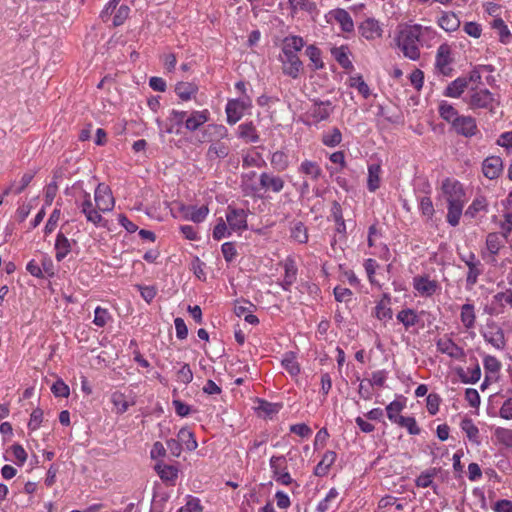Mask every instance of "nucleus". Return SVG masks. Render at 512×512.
<instances>
[{"instance_id": "obj_59", "label": "nucleus", "mask_w": 512, "mask_h": 512, "mask_svg": "<svg viewBox=\"0 0 512 512\" xmlns=\"http://www.w3.org/2000/svg\"><path fill=\"white\" fill-rule=\"evenodd\" d=\"M130 8L127 5H121L115 10V15L113 17V25L120 26L122 25L126 19L129 17Z\"/></svg>"}, {"instance_id": "obj_54", "label": "nucleus", "mask_w": 512, "mask_h": 512, "mask_svg": "<svg viewBox=\"0 0 512 512\" xmlns=\"http://www.w3.org/2000/svg\"><path fill=\"white\" fill-rule=\"evenodd\" d=\"M230 228L226 221L222 218L219 219V222L216 224L213 230V238L216 240H221L225 237H229L231 235Z\"/></svg>"}, {"instance_id": "obj_15", "label": "nucleus", "mask_w": 512, "mask_h": 512, "mask_svg": "<svg viewBox=\"0 0 512 512\" xmlns=\"http://www.w3.org/2000/svg\"><path fill=\"white\" fill-rule=\"evenodd\" d=\"M260 187L265 191L279 193L283 190L285 182L282 177L270 173H262L259 176Z\"/></svg>"}, {"instance_id": "obj_8", "label": "nucleus", "mask_w": 512, "mask_h": 512, "mask_svg": "<svg viewBox=\"0 0 512 512\" xmlns=\"http://www.w3.org/2000/svg\"><path fill=\"white\" fill-rule=\"evenodd\" d=\"M415 294L420 297H432L440 290L437 280L431 279L429 275H417L412 281Z\"/></svg>"}, {"instance_id": "obj_50", "label": "nucleus", "mask_w": 512, "mask_h": 512, "mask_svg": "<svg viewBox=\"0 0 512 512\" xmlns=\"http://www.w3.org/2000/svg\"><path fill=\"white\" fill-rule=\"evenodd\" d=\"M492 27L497 30L499 34L500 41L502 43H508L509 38L511 37V33L501 18H497L493 20Z\"/></svg>"}, {"instance_id": "obj_16", "label": "nucleus", "mask_w": 512, "mask_h": 512, "mask_svg": "<svg viewBox=\"0 0 512 512\" xmlns=\"http://www.w3.org/2000/svg\"><path fill=\"white\" fill-rule=\"evenodd\" d=\"M329 16L331 20H334L337 24H339L343 32L350 33L354 31L353 19L345 9H333L329 12Z\"/></svg>"}, {"instance_id": "obj_40", "label": "nucleus", "mask_w": 512, "mask_h": 512, "mask_svg": "<svg viewBox=\"0 0 512 512\" xmlns=\"http://www.w3.org/2000/svg\"><path fill=\"white\" fill-rule=\"evenodd\" d=\"M439 114L445 121L452 125L459 118L457 110L446 101H442L439 104Z\"/></svg>"}, {"instance_id": "obj_7", "label": "nucleus", "mask_w": 512, "mask_h": 512, "mask_svg": "<svg viewBox=\"0 0 512 512\" xmlns=\"http://www.w3.org/2000/svg\"><path fill=\"white\" fill-rule=\"evenodd\" d=\"M252 101L249 96L243 95L239 99L229 100L226 104L227 122L230 125L236 124L244 115L245 111L250 109Z\"/></svg>"}, {"instance_id": "obj_12", "label": "nucleus", "mask_w": 512, "mask_h": 512, "mask_svg": "<svg viewBox=\"0 0 512 512\" xmlns=\"http://www.w3.org/2000/svg\"><path fill=\"white\" fill-rule=\"evenodd\" d=\"M226 222L232 231H243L247 229V214L243 209L228 208Z\"/></svg>"}, {"instance_id": "obj_1", "label": "nucleus", "mask_w": 512, "mask_h": 512, "mask_svg": "<svg viewBox=\"0 0 512 512\" xmlns=\"http://www.w3.org/2000/svg\"><path fill=\"white\" fill-rule=\"evenodd\" d=\"M442 195L447 203V222L455 227L459 224L466 203L463 185L456 179L446 178L441 185Z\"/></svg>"}, {"instance_id": "obj_14", "label": "nucleus", "mask_w": 512, "mask_h": 512, "mask_svg": "<svg viewBox=\"0 0 512 512\" xmlns=\"http://www.w3.org/2000/svg\"><path fill=\"white\" fill-rule=\"evenodd\" d=\"M452 126L458 134L465 137H472L478 132L476 121L471 116H459Z\"/></svg>"}, {"instance_id": "obj_57", "label": "nucleus", "mask_w": 512, "mask_h": 512, "mask_svg": "<svg viewBox=\"0 0 512 512\" xmlns=\"http://www.w3.org/2000/svg\"><path fill=\"white\" fill-rule=\"evenodd\" d=\"M396 424L406 428L411 435H417L420 433V428L413 417H401Z\"/></svg>"}, {"instance_id": "obj_55", "label": "nucleus", "mask_w": 512, "mask_h": 512, "mask_svg": "<svg viewBox=\"0 0 512 512\" xmlns=\"http://www.w3.org/2000/svg\"><path fill=\"white\" fill-rule=\"evenodd\" d=\"M483 366L487 373L496 374L501 369V362L491 355H486L483 359Z\"/></svg>"}, {"instance_id": "obj_25", "label": "nucleus", "mask_w": 512, "mask_h": 512, "mask_svg": "<svg viewBox=\"0 0 512 512\" xmlns=\"http://www.w3.org/2000/svg\"><path fill=\"white\" fill-rule=\"evenodd\" d=\"M488 211V201L483 195L476 196L465 211V216L475 218L479 213Z\"/></svg>"}, {"instance_id": "obj_6", "label": "nucleus", "mask_w": 512, "mask_h": 512, "mask_svg": "<svg viewBox=\"0 0 512 512\" xmlns=\"http://www.w3.org/2000/svg\"><path fill=\"white\" fill-rule=\"evenodd\" d=\"M78 207L86 220L97 227H106L107 221L98 212L97 207L92 202L90 193L83 191L82 199L77 202Z\"/></svg>"}, {"instance_id": "obj_30", "label": "nucleus", "mask_w": 512, "mask_h": 512, "mask_svg": "<svg viewBox=\"0 0 512 512\" xmlns=\"http://www.w3.org/2000/svg\"><path fill=\"white\" fill-rule=\"evenodd\" d=\"M396 318L403 324L406 330L418 324L420 320L418 313L411 308L402 309L398 312Z\"/></svg>"}, {"instance_id": "obj_21", "label": "nucleus", "mask_w": 512, "mask_h": 512, "mask_svg": "<svg viewBox=\"0 0 512 512\" xmlns=\"http://www.w3.org/2000/svg\"><path fill=\"white\" fill-rule=\"evenodd\" d=\"M337 455L334 451H326L321 461L316 465L314 474L318 477H324L329 473L330 467L335 463Z\"/></svg>"}, {"instance_id": "obj_32", "label": "nucleus", "mask_w": 512, "mask_h": 512, "mask_svg": "<svg viewBox=\"0 0 512 512\" xmlns=\"http://www.w3.org/2000/svg\"><path fill=\"white\" fill-rule=\"evenodd\" d=\"M460 428L465 433L469 441L476 445L480 444L479 429L473 423L472 419L464 418L460 423Z\"/></svg>"}, {"instance_id": "obj_58", "label": "nucleus", "mask_w": 512, "mask_h": 512, "mask_svg": "<svg viewBox=\"0 0 512 512\" xmlns=\"http://www.w3.org/2000/svg\"><path fill=\"white\" fill-rule=\"evenodd\" d=\"M176 380L185 385L193 380V372L188 364H183L177 371Z\"/></svg>"}, {"instance_id": "obj_35", "label": "nucleus", "mask_w": 512, "mask_h": 512, "mask_svg": "<svg viewBox=\"0 0 512 512\" xmlns=\"http://www.w3.org/2000/svg\"><path fill=\"white\" fill-rule=\"evenodd\" d=\"M381 167L378 164H371L368 167L367 187L370 192H375L380 187Z\"/></svg>"}, {"instance_id": "obj_46", "label": "nucleus", "mask_w": 512, "mask_h": 512, "mask_svg": "<svg viewBox=\"0 0 512 512\" xmlns=\"http://www.w3.org/2000/svg\"><path fill=\"white\" fill-rule=\"evenodd\" d=\"M341 141L342 134L338 128H333L332 130L325 133L322 137L323 144L328 147H335L339 145Z\"/></svg>"}, {"instance_id": "obj_4", "label": "nucleus", "mask_w": 512, "mask_h": 512, "mask_svg": "<svg viewBox=\"0 0 512 512\" xmlns=\"http://www.w3.org/2000/svg\"><path fill=\"white\" fill-rule=\"evenodd\" d=\"M294 461L300 454L297 450L290 449L286 456L273 455L269 460V467L271 470V477L280 485L289 486L294 480L288 471V460Z\"/></svg>"}, {"instance_id": "obj_64", "label": "nucleus", "mask_w": 512, "mask_h": 512, "mask_svg": "<svg viewBox=\"0 0 512 512\" xmlns=\"http://www.w3.org/2000/svg\"><path fill=\"white\" fill-rule=\"evenodd\" d=\"M178 512H201L199 499L190 497L187 503L179 508Z\"/></svg>"}, {"instance_id": "obj_26", "label": "nucleus", "mask_w": 512, "mask_h": 512, "mask_svg": "<svg viewBox=\"0 0 512 512\" xmlns=\"http://www.w3.org/2000/svg\"><path fill=\"white\" fill-rule=\"evenodd\" d=\"M483 337L486 342L498 350L503 349L506 345L504 332L497 326L493 330L483 333Z\"/></svg>"}, {"instance_id": "obj_60", "label": "nucleus", "mask_w": 512, "mask_h": 512, "mask_svg": "<svg viewBox=\"0 0 512 512\" xmlns=\"http://www.w3.org/2000/svg\"><path fill=\"white\" fill-rule=\"evenodd\" d=\"M60 218H61V210H60V208L56 207L53 210V212L51 213V215L45 225V233L46 234H50L56 229Z\"/></svg>"}, {"instance_id": "obj_9", "label": "nucleus", "mask_w": 512, "mask_h": 512, "mask_svg": "<svg viewBox=\"0 0 512 512\" xmlns=\"http://www.w3.org/2000/svg\"><path fill=\"white\" fill-rule=\"evenodd\" d=\"M95 206L99 213L113 210L115 205L114 197L110 188L105 184H98L94 192Z\"/></svg>"}, {"instance_id": "obj_5", "label": "nucleus", "mask_w": 512, "mask_h": 512, "mask_svg": "<svg viewBox=\"0 0 512 512\" xmlns=\"http://www.w3.org/2000/svg\"><path fill=\"white\" fill-rule=\"evenodd\" d=\"M471 109H487L495 114L499 101L487 88H471L464 99Z\"/></svg>"}, {"instance_id": "obj_62", "label": "nucleus", "mask_w": 512, "mask_h": 512, "mask_svg": "<svg viewBox=\"0 0 512 512\" xmlns=\"http://www.w3.org/2000/svg\"><path fill=\"white\" fill-rule=\"evenodd\" d=\"M504 219L499 222V227L501 229V235L504 239H507L509 234L512 231V213L506 212L503 215Z\"/></svg>"}, {"instance_id": "obj_23", "label": "nucleus", "mask_w": 512, "mask_h": 512, "mask_svg": "<svg viewBox=\"0 0 512 512\" xmlns=\"http://www.w3.org/2000/svg\"><path fill=\"white\" fill-rule=\"evenodd\" d=\"M284 279L282 282V287L284 290H289L290 287L295 283L297 278V266L293 259L287 258L284 261Z\"/></svg>"}, {"instance_id": "obj_41", "label": "nucleus", "mask_w": 512, "mask_h": 512, "mask_svg": "<svg viewBox=\"0 0 512 512\" xmlns=\"http://www.w3.org/2000/svg\"><path fill=\"white\" fill-rule=\"evenodd\" d=\"M177 438L189 451H194L198 446L194 434L187 428H181L177 434Z\"/></svg>"}, {"instance_id": "obj_33", "label": "nucleus", "mask_w": 512, "mask_h": 512, "mask_svg": "<svg viewBox=\"0 0 512 512\" xmlns=\"http://www.w3.org/2000/svg\"><path fill=\"white\" fill-rule=\"evenodd\" d=\"M468 86L466 78L459 77L452 81L445 89V96L459 98Z\"/></svg>"}, {"instance_id": "obj_24", "label": "nucleus", "mask_w": 512, "mask_h": 512, "mask_svg": "<svg viewBox=\"0 0 512 512\" xmlns=\"http://www.w3.org/2000/svg\"><path fill=\"white\" fill-rule=\"evenodd\" d=\"M437 23L446 32H454L460 26V20L453 12H442Z\"/></svg>"}, {"instance_id": "obj_43", "label": "nucleus", "mask_w": 512, "mask_h": 512, "mask_svg": "<svg viewBox=\"0 0 512 512\" xmlns=\"http://www.w3.org/2000/svg\"><path fill=\"white\" fill-rule=\"evenodd\" d=\"M373 316L379 321L386 323L393 317L391 306L377 302L372 312Z\"/></svg>"}, {"instance_id": "obj_42", "label": "nucleus", "mask_w": 512, "mask_h": 512, "mask_svg": "<svg viewBox=\"0 0 512 512\" xmlns=\"http://www.w3.org/2000/svg\"><path fill=\"white\" fill-rule=\"evenodd\" d=\"M497 443L504 445L507 448H512V429L497 427L493 431Z\"/></svg>"}, {"instance_id": "obj_47", "label": "nucleus", "mask_w": 512, "mask_h": 512, "mask_svg": "<svg viewBox=\"0 0 512 512\" xmlns=\"http://www.w3.org/2000/svg\"><path fill=\"white\" fill-rule=\"evenodd\" d=\"M291 237L298 243H306L308 240L307 229L302 222L295 223L291 228Z\"/></svg>"}, {"instance_id": "obj_20", "label": "nucleus", "mask_w": 512, "mask_h": 512, "mask_svg": "<svg viewBox=\"0 0 512 512\" xmlns=\"http://www.w3.org/2000/svg\"><path fill=\"white\" fill-rule=\"evenodd\" d=\"M210 118V112L207 109L193 111L185 120V128L189 131H195Z\"/></svg>"}, {"instance_id": "obj_38", "label": "nucleus", "mask_w": 512, "mask_h": 512, "mask_svg": "<svg viewBox=\"0 0 512 512\" xmlns=\"http://www.w3.org/2000/svg\"><path fill=\"white\" fill-rule=\"evenodd\" d=\"M271 165L279 172L285 171L289 167V157L284 151H275L270 158Z\"/></svg>"}, {"instance_id": "obj_52", "label": "nucleus", "mask_w": 512, "mask_h": 512, "mask_svg": "<svg viewBox=\"0 0 512 512\" xmlns=\"http://www.w3.org/2000/svg\"><path fill=\"white\" fill-rule=\"evenodd\" d=\"M418 207L423 216L427 217V219H432L435 210L430 197L424 196L420 198Z\"/></svg>"}, {"instance_id": "obj_63", "label": "nucleus", "mask_w": 512, "mask_h": 512, "mask_svg": "<svg viewBox=\"0 0 512 512\" xmlns=\"http://www.w3.org/2000/svg\"><path fill=\"white\" fill-rule=\"evenodd\" d=\"M208 129L211 131V134L216 138V140L221 141L228 138V130L224 125L211 124L208 125Z\"/></svg>"}, {"instance_id": "obj_13", "label": "nucleus", "mask_w": 512, "mask_h": 512, "mask_svg": "<svg viewBox=\"0 0 512 512\" xmlns=\"http://www.w3.org/2000/svg\"><path fill=\"white\" fill-rule=\"evenodd\" d=\"M452 62L451 47L448 44H441L436 53L435 66L444 75H448L451 71L450 64Z\"/></svg>"}, {"instance_id": "obj_37", "label": "nucleus", "mask_w": 512, "mask_h": 512, "mask_svg": "<svg viewBox=\"0 0 512 512\" xmlns=\"http://www.w3.org/2000/svg\"><path fill=\"white\" fill-rule=\"evenodd\" d=\"M34 177V174L32 172H26L21 177V180L18 185L15 184V182H12L8 187H6L3 191V195L7 196L11 192H14L16 194L21 193L32 181Z\"/></svg>"}, {"instance_id": "obj_18", "label": "nucleus", "mask_w": 512, "mask_h": 512, "mask_svg": "<svg viewBox=\"0 0 512 512\" xmlns=\"http://www.w3.org/2000/svg\"><path fill=\"white\" fill-rule=\"evenodd\" d=\"M503 169V163L500 157L491 156L486 158L482 164V171L486 178L493 180L499 177Z\"/></svg>"}, {"instance_id": "obj_10", "label": "nucleus", "mask_w": 512, "mask_h": 512, "mask_svg": "<svg viewBox=\"0 0 512 512\" xmlns=\"http://www.w3.org/2000/svg\"><path fill=\"white\" fill-rule=\"evenodd\" d=\"M333 112V106L330 100L314 101L313 105L308 111V117L312 119L313 123H319L327 120Z\"/></svg>"}, {"instance_id": "obj_36", "label": "nucleus", "mask_w": 512, "mask_h": 512, "mask_svg": "<svg viewBox=\"0 0 512 512\" xmlns=\"http://www.w3.org/2000/svg\"><path fill=\"white\" fill-rule=\"evenodd\" d=\"M299 172L307 175L312 180H318L322 175L320 166L313 161L304 160L299 166Z\"/></svg>"}, {"instance_id": "obj_2", "label": "nucleus", "mask_w": 512, "mask_h": 512, "mask_svg": "<svg viewBox=\"0 0 512 512\" xmlns=\"http://www.w3.org/2000/svg\"><path fill=\"white\" fill-rule=\"evenodd\" d=\"M304 47V40L300 36H288L283 40L282 62L283 73L293 79L299 77L303 64L297 53Z\"/></svg>"}, {"instance_id": "obj_3", "label": "nucleus", "mask_w": 512, "mask_h": 512, "mask_svg": "<svg viewBox=\"0 0 512 512\" xmlns=\"http://www.w3.org/2000/svg\"><path fill=\"white\" fill-rule=\"evenodd\" d=\"M428 27L419 24L400 25L396 36V43L403 55L411 60H418L420 57L419 41L423 31Z\"/></svg>"}, {"instance_id": "obj_45", "label": "nucleus", "mask_w": 512, "mask_h": 512, "mask_svg": "<svg viewBox=\"0 0 512 512\" xmlns=\"http://www.w3.org/2000/svg\"><path fill=\"white\" fill-rule=\"evenodd\" d=\"M282 365L292 376H296L300 372L299 364L296 360V356L293 353H286L282 359Z\"/></svg>"}, {"instance_id": "obj_27", "label": "nucleus", "mask_w": 512, "mask_h": 512, "mask_svg": "<svg viewBox=\"0 0 512 512\" xmlns=\"http://www.w3.org/2000/svg\"><path fill=\"white\" fill-rule=\"evenodd\" d=\"M460 320L462 325L467 329H473L476 322L475 307L473 304L466 303L461 306Z\"/></svg>"}, {"instance_id": "obj_34", "label": "nucleus", "mask_w": 512, "mask_h": 512, "mask_svg": "<svg viewBox=\"0 0 512 512\" xmlns=\"http://www.w3.org/2000/svg\"><path fill=\"white\" fill-rule=\"evenodd\" d=\"M197 91V85L191 82H179L175 87L177 96L183 101H188L193 98Z\"/></svg>"}, {"instance_id": "obj_61", "label": "nucleus", "mask_w": 512, "mask_h": 512, "mask_svg": "<svg viewBox=\"0 0 512 512\" xmlns=\"http://www.w3.org/2000/svg\"><path fill=\"white\" fill-rule=\"evenodd\" d=\"M332 53H333L335 59L338 61V63L343 68H348V67L352 66V63L348 57L346 48H344V47L336 48L333 50Z\"/></svg>"}, {"instance_id": "obj_56", "label": "nucleus", "mask_w": 512, "mask_h": 512, "mask_svg": "<svg viewBox=\"0 0 512 512\" xmlns=\"http://www.w3.org/2000/svg\"><path fill=\"white\" fill-rule=\"evenodd\" d=\"M306 54L309 57L310 61L313 63L314 69H320L323 67V62L321 60V52L317 47L313 45L308 46L306 48Z\"/></svg>"}, {"instance_id": "obj_51", "label": "nucleus", "mask_w": 512, "mask_h": 512, "mask_svg": "<svg viewBox=\"0 0 512 512\" xmlns=\"http://www.w3.org/2000/svg\"><path fill=\"white\" fill-rule=\"evenodd\" d=\"M404 405L399 401H392L387 407L386 412L390 421L397 423L402 416L400 412L403 410Z\"/></svg>"}, {"instance_id": "obj_11", "label": "nucleus", "mask_w": 512, "mask_h": 512, "mask_svg": "<svg viewBox=\"0 0 512 512\" xmlns=\"http://www.w3.org/2000/svg\"><path fill=\"white\" fill-rule=\"evenodd\" d=\"M436 347L440 353L446 354L453 359L459 360L465 357L463 348L459 347L451 338L447 336L437 339Z\"/></svg>"}, {"instance_id": "obj_44", "label": "nucleus", "mask_w": 512, "mask_h": 512, "mask_svg": "<svg viewBox=\"0 0 512 512\" xmlns=\"http://www.w3.org/2000/svg\"><path fill=\"white\" fill-rule=\"evenodd\" d=\"M111 402L117 414L125 413L130 407V403L126 400L124 394L119 392H115L112 394Z\"/></svg>"}, {"instance_id": "obj_49", "label": "nucleus", "mask_w": 512, "mask_h": 512, "mask_svg": "<svg viewBox=\"0 0 512 512\" xmlns=\"http://www.w3.org/2000/svg\"><path fill=\"white\" fill-rule=\"evenodd\" d=\"M111 320V314L106 308L97 306L94 311L93 323L98 327H104Z\"/></svg>"}, {"instance_id": "obj_29", "label": "nucleus", "mask_w": 512, "mask_h": 512, "mask_svg": "<svg viewBox=\"0 0 512 512\" xmlns=\"http://www.w3.org/2000/svg\"><path fill=\"white\" fill-rule=\"evenodd\" d=\"M159 477L162 481L173 484L178 477V469L175 466L167 465L165 463H158L155 466Z\"/></svg>"}, {"instance_id": "obj_53", "label": "nucleus", "mask_w": 512, "mask_h": 512, "mask_svg": "<svg viewBox=\"0 0 512 512\" xmlns=\"http://www.w3.org/2000/svg\"><path fill=\"white\" fill-rule=\"evenodd\" d=\"M350 86L357 89L358 92L364 97L368 98L370 96V89L366 82L363 80L361 76H354L350 78Z\"/></svg>"}, {"instance_id": "obj_31", "label": "nucleus", "mask_w": 512, "mask_h": 512, "mask_svg": "<svg viewBox=\"0 0 512 512\" xmlns=\"http://www.w3.org/2000/svg\"><path fill=\"white\" fill-rule=\"evenodd\" d=\"M182 210L184 212L185 218L188 220H191L195 223H200V222L204 221L209 212L207 206H201V207L188 206V207H183Z\"/></svg>"}, {"instance_id": "obj_19", "label": "nucleus", "mask_w": 512, "mask_h": 512, "mask_svg": "<svg viewBox=\"0 0 512 512\" xmlns=\"http://www.w3.org/2000/svg\"><path fill=\"white\" fill-rule=\"evenodd\" d=\"M359 32L365 39L374 40L380 38L383 31L378 21L368 18L360 24Z\"/></svg>"}, {"instance_id": "obj_28", "label": "nucleus", "mask_w": 512, "mask_h": 512, "mask_svg": "<svg viewBox=\"0 0 512 512\" xmlns=\"http://www.w3.org/2000/svg\"><path fill=\"white\" fill-rule=\"evenodd\" d=\"M229 152L230 146L227 142L214 140L208 148L207 156L210 159L225 158L229 155Z\"/></svg>"}, {"instance_id": "obj_39", "label": "nucleus", "mask_w": 512, "mask_h": 512, "mask_svg": "<svg viewBox=\"0 0 512 512\" xmlns=\"http://www.w3.org/2000/svg\"><path fill=\"white\" fill-rule=\"evenodd\" d=\"M505 240L499 233H489L486 238V247L491 254L496 255L501 247L504 246Z\"/></svg>"}, {"instance_id": "obj_17", "label": "nucleus", "mask_w": 512, "mask_h": 512, "mask_svg": "<svg viewBox=\"0 0 512 512\" xmlns=\"http://www.w3.org/2000/svg\"><path fill=\"white\" fill-rule=\"evenodd\" d=\"M75 244V240H69L62 231L58 232L54 245L56 260L61 262L71 252L72 245Z\"/></svg>"}, {"instance_id": "obj_48", "label": "nucleus", "mask_w": 512, "mask_h": 512, "mask_svg": "<svg viewBox=\"0 0 512 512\" xmlns=\"http://www.w3.org/2000/svg\"><path fill=\"white\" fill-rule=\"evenodd\" d=\"M339 493L335 488H331L326 497L317 505V512H327L331 508V504L335 502Z\"/></svg>"}, {"instance_id": "obj_22", "label": "nucleus", "mask_w": 512, "mask_h": 512, "mask_svg": "<svg viewBox=\"0 0 512 512\" xmlns=\"http://www.w3.org/2000/svg\"><path fill=\"white\" fill-rule=\"evenodd\" d=\"M238 137L246 143H257L259 134L252 122H245L238 126Z\"/></svg>"}]
</instances>
